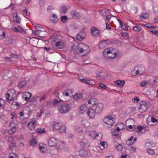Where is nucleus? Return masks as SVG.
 I'll use <instances>...</instances> for the list:
<instances>
[{
    "mask_svg": "<svg viewBox=\"0 0 158 158\" xmlns=\"http://www.w3.org/2000/svg\"><path fill=\"white\" fill-rule=\"evenodd\" d=\"M9 158H17L16 154L14 153H10L9 155Z\"/></svg>",
    "mask_w": 158,
    "mask_h": 158,
    "instance_id": "nucleus-49",
    "label": "nucleus"
},
{
    "mask_svg": "<svg viewBox=\"0 0 158 158\" xmlns=\"http://www.w3.org/2000/svg\"><path fill=\"white\" fill-rule=\"evenodd\" d=\"M67 19V17L65 16H62L61 17V20L63 22H64Z\"/></svg>",
    "mask_w": 158,
    "mask_h": 158,
    "instance_id": "nucleus-51",
    "label": "nucleus"
},
{
    "mask_svg": "<svg viewBox=\"0 0 158 158\" xmlns=\"http://www.w3.org/2000/svg\"><path fill=\"white\" fill-rule=\"evenodd\" d=\"M86 83L89 85H94V84H93V82L89 80H86Z\"/></svg>",
    "mask_w": 158,
    "mask_h": 158,
    "instance_id": "nucleus-61",
    "label": "nucleus"
},
{
    "mask_svg": "<svg viewBox=\"0 0 158 158\" xmlns=\"http://www.w3.org/2000/svg\"><path fill=\"white\" fill-rule=\"evenodd\" d=\"M5 36V33L2 29H0V39H4Z\"/></svg>",
    "mask_w": 158,
    "mask_h": 158,
    "instance_id": "nucleus-36",
    "label": "nucleus"
},
{
    "mask_svg": "<svg viewBox=\"0 0 158 158\" xmlns=\"http://www.w3.org/2000/svg\"><path fill=\"white\" fill-rule=\"evenodd\" d=\"M53 104L55 106H58V109L60 112L62 114H65L68 112L70 109L71 106L70 104L62 103L60 99H55L53 102Z\"/></svg>",
    "mask_w": 158,
    "mask_h": 158,
    "instance_id": "nucleus-1",
    "label": "nucleus"
},
{
    "mask_svg": "<svg viewBox=\"0 0 158 158\" xmlns=\"http://www.w3.org/2000/svg\"><path fill=\"white\" fill-rule=\"evenodd\" d=\"M98 85V86L97 85L96 87L98 88L99 87H100L103 89H106V86L104 84H102V82L99 83Z\"/></svg>",
    "mask_w": 158,
    "mask_h": 158,
    "instance_id": "nucleus-38",
    "label": "nucleus"
},
{
    "mask_svg": "<svg viewBox=\"0 0 158 158\" xmlns=\"http://www.w3.org/2000/svg\"><path fill=\"white\" fill-rule=\"evenodd\" d=\"M59 123L54 122L52 125V128L53 130H58L60 126H59Z\"/></svg>",
    "mask_w": 158,
    "mask_h": 158,
    "instance_id": "nucleus-21",
    "label": "nucleus"
},
{
    "mask_svg": "<svg viewBox=\"0 0 158 158\" xmlns=\"http://www.w3.org/2000/svg\"><path fill=\"white\" fill-rule=\"evenodd\" d=\"M151 121L153 123H158V120L153 116L151 118Z\"/></svg>",
    "mask_w": 158,
    "mask_h": 158,
    "instance_id": "nucleus-52",
    "label": "nucleus"
},
{
    "mask_svg": "<svg viewBox=\"0 0 158 158\" xmlns=\"http://www.w3.org/2000/svg\"><path fill=\"white\" fill-rule=\"evenodd\" d=\"M13 21L16 23H20L19 18L17 16V14L15 13L13 14Z\"/></svg>",
    "mask_w": 158,
    "mask_h": 158,
    "instance_id": "nucleus-22",
    "label": "nucleus"
},
{
    "mask_svg": "<svg viewBox=\"0 0 158 158\" xmlns=\"http://www.w3.org/2000/svg\"><path fill=\"white\" fill-rule=\"evenodd\" d=\"M16 124L14 122L10 123L9 125V129L8 132L10 135H12L15 133L16 130Z\"/></svg>",
    "mask_w": 158,
    "mask_h": 158,
    "instance_id": "nucleus-6",
    "label": "nucleus"
},
{
    "mask_svg": "<svg viewBox=\"0 0 158 158\" xmlns=\"http://www.w3.org/2000/svg\"><path fill=\"white\" fill-rule=\"evenodd\" d=\"M59 132L61 133L63 132H65L66 131V128L64 126H62L60 127L58 130Z\"/></svg>",
    "mask_w": 158,
    "mask_h": 158,
    "instance_id": "nucleus-30",
    "label": "nucleus"
},
{
    "mask_svg": "<svg viewBox=\"0 0 158 158\" xmlns=\"http://www.w3.org/2000/svg\"><path fill=\"white\" fill-rule=\"evenodd\" d=\"M103 108V106L102 103H99L96 105L95 111L97 114H100L102 112Z\"/></svg>",
    "mask_w": 158,
    "mask_h": 158,
    "instance_id": "nucleus-9",
    "label": "nucleus"
},
{
    "mask_svg": "<svg viewBox=\"0 0 158 158\" xmlns=\"http://www.w3.org/2000/svg\"><path fill=\"white\" fill-rule=\"evenodd\" d=\"M37 143V140L35 139H31L30 142V145L32 146H34Z\"/></svg>",
    "mask_w": 158,
    "mask_h": 158,
    "instance_id": "nucleus-31",
    "label": "nucleus"
},
{
    "mask_svg": "<svg viewBox=\"0 0 158 158\" xmlns=\"http://www.w3.org/2000/svg\"><path fill=\"white\" fill-rule=\"evenodd\" d=\"M56 140L54 137L51 138L48 140V145L50 146H54L56 144Z\"/></svg>",
    "mask_w": 158,
    "mask_h": 158,
    "instance_id": "nucleus-13",
    "label": "nucleus"
},
{
    "mask_svg": "<svg viewBox=\"0 0 158 158\" xmlns=\"http://www.w3.org/2000/svg\"><path fill=\"white\" fill-rule=\"evenodd\" d=\"M117 150L119 152H120L123 149V146L121 144H119L118 146H116Z\"/></svg>",
    "mask_w": 158,
    "mask_h": 158,
    "instance_id": "nucleus-40",
    "label": "nucleus"
},
{
    "mask_svg": "<svg viewBox=\"0 0 158 158\" xmlns=\"http://www.w3.org/2000/svg\"><path fill=\"white\" fill-rule=\"evenodd\" d=\"M15 143H11L9 146L10 148L12 150L13 149L14 147H15Z\"/></svg>",
    "mask_w": 158,
    "mask_h": 158,
    "instance_id": "nucleus-53",
    "label": "nucleus"
},
{
    "mask_svg": "<svg viewBox=\"0 0 158 158\" xmlns=\"http://www.w3.org/2000/svg\"><path fill=\"white\" fill-rule=\"evenodd\" d=\"M103 122L107 125V127H110L113 125L114 123V118L113 115H109L104 118Z\"/></svg>",
    "mask_w": 158,
    "mask_h": 158,
    "instance_id": "nucleus-4",
    "label": "nucleus"
},
{
    "mask_svg": "<svg viewBox=\"0 0 158 158\" xmlns=\"http://www.w3.org/2000/svg\"><path fill=\"white\" fill-rule=\"evenodd\" d=\"M11 115L12 116V117L11 118V119H14V118H16V114L15 112H14L11 113Z\"/></svg>",
    "mask_w": 158,
    "mask_h": 158,
    "instance_id": "nucleus-62",
    "label": "nucleus"
},
{
    "mask_svg": "<svg viewBox=\"0 0 158 158\" xmlns=\"http://www.w3.org/2000/svg\"><path fill=\"white\" fill-rule=\"evenodd\" d=\"M147 152L148 153L149 155H152L155 154L154 151L153 149H148L147 150Z\"/></svg>",
    "mask_w": 158,
    "mask_h": 158,
    "instance_id": "nucleus-41",
    "label": "nucleus"
},
{
    "mask_svg": "<svg viewBox=\"0 0 158 158\" xmlns=\"http://www.w3.org/2000/svg\"><path fill=\"white\" fill-rule=\"evenodd\" d=\"M23 14L26 18L28 19L30 17V12H28L26 10H23Z\"/></svg>",
    "mask_w": 158,
    "mask_h": 158,
    "instance_id": "nucleus-29",
    "label": "nucleus"
},
{
    "mask_svg": "<svg viewBox=\"0 0 158 158\" xmlns=\"http://www.w3.org/2000/svg\"><path fill=\"white\" fill-rule=\"evenodd\" d=\"M147 128H148L146 127H144V126H139L137 127V131L139 132L141 131L143 129H145V130L147 129Z\"/></svg>",
    "mask_w": 158,
    "mask_h": 158,
    "instance_id": "nucleus-43",
    "label": "nucleus"
},
{
    "mask_svg": "<svg viewBox=\"0 0 158 158\" xmlns=\"http://www.w3.org/2000/svg\"><path fill=\"white\" fill-rule=\"evenodd\" d=\"M148 82L147 81H142L140 83V85L142 87H144L148 84Z\"/></svg>",
    "mask_w": 158,
    "mask_h": 158,
    "instance_id": "nucleus-46",
    "label": "nucleus"
},
{
    "mask_svg": "<svg viewBox=\"0 0 158 158\" xmlns=\"http://www.w3.org/2000/svg\"><path fill=\"white\" fill-rule=\"evenodd\" d=\"M141 27L139 25L135 26L133 28V30L135 31H141Z\"/></svg>",
    "mask_w": 158,
    "mask_h": 158,
    "instance_id": "nucleus-28",
    "label": "nucleus"
},
{
    "mask_svg": "<svg viewBox=\"0 0 158 158\" xmlns=\"http://www.w3.org/2000/svg\"><path fill=\"white\" fill-rule=\"evenodd\" d=\"M106 28L107 29H110L111 28L109 24L107 23L106 24Z\"/></svg>",
    "mask_w": 158,
    "mask_h": 158,
    "instance_id": "nucleus-64",
    "label": "nucleus"
},
{
    "mask_svg": "<svg viewBox=\"0 0 158 158\" xmlns=\"http://www.w3.org/2000/svg\"><path fill=\"white\" fill-rule=\"evenodd\" d=\"M95 111L92 109H89L87 111V114L90 118H93L95 116Z\"/></svg>",
    "mask_w": 158,
    "mask_h": 158,
    "instance_id": "nucleus-14",
    "label": "nucleus"
},
{
    "mask_svg": "<svg viewBox=\"0 0 158 158\" xmlns=\"http://www.w3.org/2000/svg\"><path fill=\"white\" fill-rule=\"evenodd\" d=\"M87 109V108L85 105H82L80 107V111L81 114L83 113Z\"/></svg>",
    "mask_w": 158,
    "mask_h": 158,
    "instance_id": "nucleus-24",
    "label": "nucleus"
},
{
    "mask_svg": "<svg viewBox=\"0 0 158 158\" xmlns=\"http://www.w3.org/2000/svg\"><path fill=\"white\" fill-rule=\"evenodd\" d=\"M126 123L128 125L127 127V130L132 129L133 128L132 126L134 125L135 123L134 120L132 119L127 120L126 122Z\"/></svg>",
    "mask_w": 158,
    "mask_h": 158,
    "instance_id": "nucleus-10",
    "label": "nucleus"
},
{
    "mask_svg": "<svg viewBox=\"0 0 158 158\" xmlns=\"http://www.w3.org/2000/svg\"><path fill=\"white\" fill-rule=\"evenodd\" d=\"M26 84V82L25 81H22L19 84V86L20 87H23Z\"/></svg>",
    "mask_w": 158,
    "mask_h": 158,
    "instance_id": "nucleus-47",
    "label": "nucleus"
},
{
    "mask_svg": "<svg viewBox=\"0 0 158 158\" xmlns=\"http://www.w3.org/2000/svg\"><path fill=\"white\" fill-rule=\"evenodd\" d=\"M31 94L27 92H24L23 94V96L24 97L25 101H27L31 96Z\"/></svg>",
    "mask_w": 158,
    "mask_h": 158,
    "instance_id": "nucleus-17",
    "label": "nucleus"
},
{
    "mask_svg": "<svg viewBox=\"0 0 158 158\" xmlns=\"http://www.w3.org/2000/svg\"><path fill=\"white\" fill-rule=\"evenodd\" d=\"M35 118H33L31 121L27 125V128L31 131H33L36 126V124L35 123Z\"/></svg>",
    "mask_w": 158,
    "mask_h": 158,
    "instance_id": "nucleus-8",
    "label": "nucleus"
},
{
    "mask_svg": "<svg viewBox=\"0 0 158 158\" xmlns=\"http://www.w3.org/2000/svg\"><path fill=\"white\" fill-rule=\"evenodd\" d=\"M133 137L131 136V138L128 140L127 142V143H129V142H133Z\"/></svg>",
    "mask_w": 158,
    "mask_h": 158,
    "instance_id": "nucleus-58",
    "label": "nucleus"
},
{
    "mask_svg": "<svg viewBox=\"0 0 158 158\" xmlns=\"http://www.w3.org/2000/svg\"><path fill=\"white\" fill-rule=\"evenodd\" d=\"M89 136L91 139H95L99 140L101 139L102 135L101 133L97 134L95 131H92L89 134Z\"/></svg>",
    "mask_w": 158,
    "mask_h": 158,
    "instance_id": "nucleus-5",
    "label": "nucleus"
},
{
    "mask_svg": "<svg viewBox=\"0 0 158 158\" xmlns=\"http://www.w3.org/2000/svg\"><path fill=\"white\" fill-rule=\"evenodd\" d=\"M116 56V53L114 52L113 53V52L112 51V53L109 55H107L108 58H114Z\"/></svg>",
    "mask_w": 158,
    "mask_h": 158,
    "instance_id": "nucleus-42",
    "label": "nucleus"
},
{
    "mask_svg": "<svg viewBox=\"0 0 158 158\" xmlns=\"http://www.w3.org/2000/svg\"><path fill=\"white\" fill-rule=\"evenodd\" d=\"M121 28L123 29L126 30L127 28V26L124 23H123L121 25Z\"/></svg>",
    "mask_w": 158,
    "mask_h": 158,
    "instance_id": "nucleus-55",
    "label": "nucleus"
},
{
    "mask_svg": "<svg viewBox=\"0 0 158 158\" xmlns=\"http://www.w3.org/2000/svg\"><path fill=\"white\" fill-rule=\"evenodd\" d=\"M107 44V42L106 40H104L100 42L99 44V46L101 47H104Z\"/></svg>",
    "mask_w": 158,
    "mask_h": 158,
    "instance_id": "nucleus-44",
    "label": "nucleus"
},
{
    "mask_svg": "<svg viewBox=\"0 0 158 158\" xmlns=\"http://www.w3.org/2000/svg\"><path fill=\"white\" fill-rule=\"evenodd\" d=\"M114 83L115 84L119 86H122L124 84L125 81H124L119 80L115 81Z\"/></svg>",
    "mask_w": 158,
    "mask_h": 158,
    "instance_id": "nucleus-25",
    "label": "nucleus"
},
{
    "mask_svg": "<svg viewBox=\"0 0 158 158\" xmlns=\"http://www.w3.org/2000/svg\"><path fill=\"white\" fill-rule=\"evenodd\" d=\"M36 131L38 133H45V131L44 130V129L43 128L41 129L40 128H38L37 130Z\"/></svg>",
    "mask_w": 158,
    "mask_h": 158,
    "instance_id": "nucleus-48",
    "label": "nucleus"
},
{
    "mask_svg": "<svg viewBox=\"0 0 158 158\" xmlns=\"http://www.w3.org/2000/svg\"><path fill=\"white\" fill-rule=\"evenodd\" d=\"M13 58L17 59V56L16 55L12 54L10 55V57H6L5 58V59L7 60H10L11 59Z\"/></svg>",
    "mask_w": 158,
    "mask_h": 158,
    "instance_id": "nucleus-37",
    "label": "nucleus"
},
{
    "mask_svg": "<svg viewBox=\"0 0 158 158\" xmlns=\"http://www.w3.org/2000/svg\"><path fill=\"white\" fill-rule=\"evenodd\" d=\"M136 148L135 147H131L130 150L132 152H135Z\"/></svg>",
    "mask_w": 158,
    "mask_h": 158,
    "instance_id": "nucleus-59",
    "label": "nucleus"
},
{
    "mask_svg": "<svg viewBox=\"0 0 158 158\" xmlns=\"http://www.w3.org/2000/svg\"><path fill=\"white\" fill-rule=\"evenodd\" d=\"M73 94V92L71 90L68 89L63 93V94L66 96H69L70 94Z\"/></svg>",
    "mask_w": 158,
    "mask_h": 158,
    "instance_id": "nucleus-27",
    "label": "nucleus"
},
{
    "mask_svg": "<svg viewBox=\"0 0 158 158\" xmlns=\"http://www.w3.org/2000/svg\"><path fill=\"white\" fill-rule=\"evenodd\" d=\"M148 109V105L147 103L144 101L140 102V107L139 110L140 112L143 113L146 111Z\"/></svg>",
    "mask_w": 158,
    "mask_h": 158,
    "instance_id": "nucleus-7",
    "label": "nucleus"
},
{
    "mask_svg": "<svg viewBox=\"0 0 158 158\" xmlns=\"http://www.w3.org/2000/svg\"><path fill=\"white\" fill-rule=\"evenodd\" d=\"M80 155L82 157H85L87 155V152L84 150H81L79 151Z\"/></svg>",
    "mask_w": 158,
    "mask_h": 158,
    "instance_id": "nucleus-20",
    "label": "nucleus"
},
{
    "mask_svg": "<svg viewBox=\"0 0 158 158\" xmlns=\"http://www.w3.org/2000/svg\"><path fill=\"white\" fill-rule=\"evenodd\" d=\"M5 105L4 100L2 98H0V107H3Z\"/></svg>",
    "mask_w": 158,
    "mask_h": 158,
    "instance_id": "nucleus-45",
    "label": "nucleus"
},
{
    "mask_svg": "<svg viewBox=\"0 0 158 158\" xmlns=\"http://www.w3.org/2000/svg\"><path fill=\"white\" fill-rule=\"evenodd\" d=\"M85 32L83 31H81L77 35L76 38L77 40L81 41L85 38Z\"/></svg>",
    "mask_w": 158,
    "mask_h": 158,
    "instance_id": "nucleus-11",
    "label": "nucleus"
},
{
    "mask_svg": "<svg viewBox=\"0 0 158 158\" xmlns=\"http://www.w3.org/2000/svg\"><path fill=\"white\" fill-rule=\"evenodd\" d=\"M71 16L74 19H78L80 17L79 13L76 11H72L70 13Z\"/></svg>",
    "mask_w": 158,
    "mask_h": 158,
    "instance_id": "nucleus-15",
    "label": "nucleus"
},
{
    "mask_svg": "<svg viewBox=\"0 0 158 158\" xmlns=\"http://www.w3.org/2000/svg\"><path fill=\"white\" fill-rule=\"evenodd\" d=\"M153 34L156 35L158 36V31L156 30H154L151 31Z\"/></svg>",
    "mask_w": 158,
    "mask_h": 158,
    "instance_id": "nucleus-57",
    "label": "nucleus"
},
{
    "mask_svg": "<svg viewBox=\"0 0 158 158\" xmlns=\"http://www.w3.org/2000/svg\"><path fill=\"white\" fill-rule=\"evenodd\" d=\"M112 134L113 135H114L115 136L117 137L118 138L119 137V135L118 133L116 132V131H114L112 132Z\"/></svg>",
    "mask_w": 158,
    "mask_h": 158,
    "instance_id": "nucleus-54",
    "label": "nucleus"
},
{
    "mask_svg": "<svg viewBox=\"0 0 158 158\" xmlns=\"http://www.w3.org/2000/svg\"><path fill=\"white\" fill-rule=\"evenodd\" d=\"M45 98V96L44 95H43L40 99V102H41L43 101H44Z\"/></svg>",
    "mask_w": 158,
    "mask_h": 158,
    "instance_id": "nucleus-56",
    "label": "nucleus"
},
{
    "mask_svg": "<svg viewBox=\"0 0 158 158\" xmlns=\"http://www.w3.org/2000/svg\"><path fill=\"white\" fill-rule=\"evenodd\" d=\"M88 143V141L87 140L84 139L80 142V145L81 146L85 147Z\"/></svg>",
    "mask_w": 158,
    "mask_h": 158,
    "instance_id": "nucleus-34",
    "label": "nucleus"
},
{
    "mask_svg": "<svg viewBox=\"0 0 158 158\" xmlns=\"http://www.w3.org/2000/svg\"><path fill=\"white\" fill-rule=\"evenodd\" d=\"M51 40L52 46L54 49H59L64 47V42L62 40L58 39L57 35L52 36Z\"/></svg>",
    "mask_w": 158,
    "mask_h": 158,
    "instance_id": "nucleus-3",
    "label": "nucleus"
},
{
    "mask_svg": "<svg viewBox=\"0 0 158 158\" xmlns=\"http://www.w3.org/2000/svg\"><path fill=\"white\" fill-rule=\"evenodd\" d=\"M100 33L99 30L95 27H92L91 29V34L93 36H97Z\"/></svg>",
    "mask_w": 158,
    "mask_h": 158,
    "instance_id": "nucleus-12",
    "label": "nucleus"
},
{
    "mask_svg": "<svg viewBox=\"0 0 158 158\" xmlns=\"http://www.w3.org/2000/svg\"><path fill=\"white\" fill-rule=\"evenodd\" d=\"M136 141V138H135L133 140V142H129V143H127L128 145H131L134 143Z\"/></svg>",
    "mask_w": 158,
    "mask_h": 158,
    "instance_id": "nucleus-60",
    "label": "nucleus"
},
{
    "mask_svg": "<svg viewBox=\"0 0 158 158\" xmlns=\"http://www.w3.org/2000/svg\"><path fill=\"white\" fill-rule=\"evenodd\" d=\"M89 47L83 43L78 44L74 50V53L77 54L83 53V56H85L90 52Z\"/></svg>",
    "mask_w": 158,
    "mask_h": 158,
    "instance_id": "nucleus-2",
    "label": "nucleus"
},
{
    "mask_svg": "<svg viewBox=\"0 0 158 158\" xmlns=\"http://www.w3.org/2000/svg\"><path fill=\"white\" fill-rule=\"evenodd\" d=\"M101 145L103 146L104 148H105L106 147L105 146V145L106 146V143L105 142H101Z\"/></svg>",
    "mask_w": 158,
    "mask_h": 158,
    "instance_id": "nucleus-63",
    "label": "nucleus"
},
{
    "mask_svg": "<svg viewBox=\"0 0 158 158\" xmlns=\"http://www.w3.org/2000/svg\"><path fill=\"white\" fill-rule=\"evenodd\" d=\"M110 49V48H108L105 49L103 51V55L105 56L106 55V54L107 55H109L111 54L112 51H111Z\"/></svg>",
    "mask_w": 158,
    "mask_h": 158,
    "instance_id": "nucleus-26",
    "label": "nucleus"
},
{
    "mask_svg": "<svg viewBox=\"0 0 158 158\" xmlns=\"http://www.w3.org/2000/svg\"><path fill=\"white\" fill-rule=\"evenodd\" d=\"M67 9L66 6H62L60 8V12L64 14L67 11Z\"/></svg>",
    "mask_w": 158,
    "mask_h": 158,
    "instance_id": "nucleus-35",
    "label": "nucleus"
},
{
    "mask_svg": "<svg viewBox=\"0 0 158 158\" xmlns=\"http://www.w3.org/2000/svg\"><path fill=\"white\" fill-rule=\"evenodd\" d=\"M94 100L96 101V100L95 99H92L88 101V103L89 105H90V106H92L95 104V103L94 102Z\"/></svg>",
    "mask_w": 158,
    "mask_h": 158,
    "instance_id": "nucleus-32",
    "label": "nucleus"
},
{
    "mask_svg": "<svg viewBox=\"0 0 158 158\" xmlns=\"http://www.w3.org/2000/svg\"><path fill=\"white\" fill-rule=\"evenodd\" d=\"M148 17V15L146 13H143L140 15V18L142 19H147Z\"/></svg>",
    "mask_w": 158,
    "mask_h": 158,
    "instance_id": "nucleus-33",
    "label": "nucleus"
},
{
    "mask_svg": "<svg viewBox=\"0 0 158 158\" xmlns=\"http://www.w3.org/2000/svg\"><path fill=\"white\" fill-rule=\"evenodd\" d=\"M11 93H13L14 94L15 93V91L13 89H11L8 91L7 93L6 94V99L7 100H10V101L11 99L9 98L10 96L13 95V94Z\"/></svg>",
    "mask_w": 158,
    "mask_h": 158,
    "instance_id": "nucleus-16",
    "label": "nucleus"
},
{
    "mask_svg": "<svg viewBox=\"0 0 158 158\" xmlns=\"http://www.w3.org/2000/svg\"><path fill=\"white\" fill-rule=\"evenodd\" d=\"M13 31L16 32H19L20 33L23 32L24 31V29H23L21 27L18 26L17 27H14L12 28Z\"/></svg>",
    "mask_w": 158,
    "mask_h": 158,
    "instance_id": "nucleus-18",
    "label": "nucleus"
},
{
    "mask_svg": "<svg viewBox=\"0 0 158 158\" xmlns=\"http://www.w3.org/2000/svg\"><path fill=\"white\" fill-rule=\"evenodd\" d=\"M83 96V94L81 93L77 94L73 96L75 100H78V99L81 98Z\"/></svg>",
    "mask_w": 158,
    "mask_h": 158,
    "instance_id": "nucleus-23",
    "label": "nucleus"
},
{
    "mask_svg": "<svg viewBox=\"0 0 158 158\" xmlns=\"http://www.w3.org/2000/svg\"><path fill=\"white\" fill-rule=\"evenodd\" d=\"M132 101L134 102H136L138 103L139 101V99L137 97H135L134 98L132 99Z\"/></svg>",
    "mask_w": 158,
    "mask_h": 158,
    "instance_id": "nucleus-50",
    "label": "nucleus"
},
{
    "mask_svg": "<svg viewBox=\"0 0 158 158\" xmlns=\"http://www.w3.org/2000/svg\"><path fill=\"white\" fill-rule=\"evenodd\" d=\"M51 20L53 23H56L58 20L57 16L55 14H53L50 17Z\"/></svg>",
    "mask_w": 158,
    "mask_h": 158,
    "instance_id": "nucleus-19",
    "label": "nucleus"
},
{
    "mask_svg": "<svg viewBox=\"0 0 158 158\" xmlns=\"http://www.w3.org/2000/svg\"><path fill=\"white\" fill-rule=\"evenodd\" d=\"M14 41L13 39L12 38H9L6 40V43L7 44H11L13 43Z\"/></svg>",
    "mask_w": 158,
    "mask_h": 158,
    "instance_id": "nucleus-39",
    "label": "nucleus"
}]
</instances>
